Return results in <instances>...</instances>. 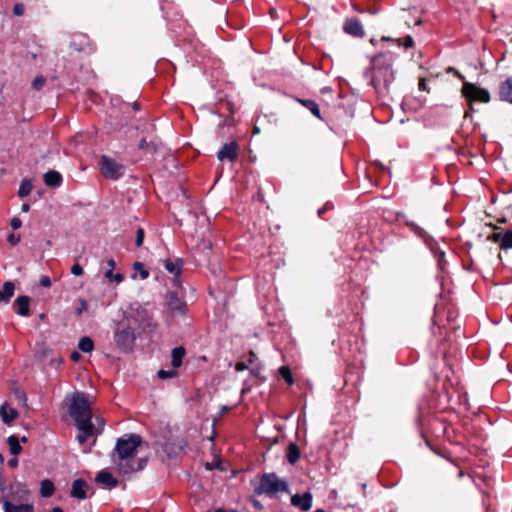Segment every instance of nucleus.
<instances>
[{"instance_id":"17","label":"nucleus","mask_w":512,"mask_h":512,"mask_svg":"<svg viewBox=\"0 0 512 512\" xmlns=\"http://www.w3.org/2000/svg\"><path fill=\"white\" fill-rule=\"evenodd\" d=\"M498 97L501 101L512 104V76L500 83Z\"/></svg>"},{"instance_id":"55","label":"nucleus","mask_w":512,"mask_h":512,"mask_svg":"<svg viewBox=\"0 0 512 512\" xmlns=\"http://www.w3.org/2000/svg\"><path fill=\"white\" fill-rule=\"evenodd\" d=\"M256 359H257L256 354H255L254 352H252V351H251V352L249 353L248 362L252 364V363H254V361H255Z\"/></svg>"},{"instance_id":"42","label":"nucleus","mask_w":512,"mask_h":512,"mask_svg":"<svg viewBox=\"0 0 512 512\" xmlns=\"http://www.w3.org/2000/svg\"><path fill=\"white\" fill-rule=\"evenodd\" d=\"M142 321L146 327H149L151 329H154L156 327V323L153 322V319L150 316H148L146 312L145 316H143L142 318Z\"/></svg>"},{"instance_id":"25","label":"nucleus","mask_w":512,"mask_h":512,"mask_svg":"<svg viewBox=\"0 0 512 512\" xmlns=\"http://www.w3.org/2000/svg\"><path fill=\"white\" fill-rule=\"evenodd\" d=\"M138 147L140 150H143L145 153L153 155V154L157 153L158 148H159V143L154 140L147 141L146 138H142L139 142Z\"/></svg>"},{"instance_id":"43","label":"nucleus","mask_w":512,"mask_h":512,"mask_svg":"<svg viewBox=\"0 0 512 512\" xmlns=\"http://www.w3.org/2000/svg\"><path fill=\"white\" fill-rule=\"evenodd\" d=\"M21 240V237L20 235H16L14 233H11L8 235L7 237V241L11 244V245H17Z\"/></svg>"},{"instance_id":"46","label":"nucleus","mask_w":512,"mask_h":512,"mask_svg":"<svg viewBox=\"0 0 512 512\" xmlns=\"http://www.w3.org/2000/svg\"><path fill=\"white\" fill-rule=\"evenodd\" d=\"M10 225L14 230H17L22 226V221L18 217H13L11 219Z\"/></svg>"},{"instance_id":"29","label":"nucleus","mask_w":512,"mask_h":512,"mask_svg":"<svg viewBox=\"0 0 512 512\" xmlns=\"http://www.w3.org/2000/svg\"><path fill=\"white\" fill-rule=\"evenodd\" d=\"M78 348L84 353H89L94 349V342L90 337L83 336L78 342Z\"/></svg>"},{"instance_id":"8","label":"nucleus","mask_w":512,"mask_h":512,"mask_svg":"<svg viewBox=\"0 0 512 512\" xmlns=\"http://www.w3.org/2000/svg\"><path fill=\"white\" fill-rule=\"evenodd\" d=\"M239 144L236 141L225 143L221 149L217 152V158L223 162L228 160L230 162H236L239 156Z\"/></svg>"},{"instance_id":"51","label":"nucleus","mask_w":512,"mask_h":512,"mask_svg":"<svg viewBox=\"0 0 512 512\" xmlns=\"http://www.w3.org/2000/svg\"><path fill=\"white\" fill-rule=\"evenodd\" d=\"M248 369V365L245 362H237L235 365L236 371H244Z\"/></svg>"},{"instance_id":"50","label":"nucleus","mask_w":512,"mask_h":512,"mask_svg":"<svg viewBox=\"0 0 512 512\" xmlns=\"http://www.w3.org/2000/svg\"><path fill=\"white\" fill-rule=\"evenodd\" d=\"M404 46L406 48H411L414 46V41H413V38L410 36V35H407L405 38H404Z\"/></svg>"},{"instance_id":"3","label":"nucleus","mask_w":512,"mask_h":512,"mask_svg":"<svg viewBox=\"0 0 512 512\" xmlns=\"http://www.w3.org/2000/svg\"><path fill=\"white\" fill-rule=\"evenodd\" d=\"M393 61L391 52H381L372 59L371 67L364 71V78L379 96H386L395 80Z\"/></svg>"},{"instance_id":"58","label":"nucleus","mask_w":512,"mask_h":512,"mask_svg":"<svg viewBox=\"0 0 512 512\" xmlns=\"http://www.w3.org/2000/svg\"><path fill=\"white\" fill-rule=\"evenodd\" d=\"M21 210L23 212H28L30 210V205L28 203H23L21 206Z\"/></svg>"},{"instance_id":"35","label":"nucleus","mask_w":512,"mask_h":512,"mask_svg":"<svg viewBox=\"0 0 512 512\" xmlns=\"http://www.w3.org/2000/svg\"><path fill=\"white\" fill-rule=\"evenodd\" d=\"M434 254H435V257L437 258V261H438V267L441 270H444L445 266L447 264V262L445 260V252L438 249V250H434Z\"/></svg>"},{"instance_id":"2","label":"nucleus","mask_w":512,"mask_h":512,"mask_svg":"<svg viewBox=\"0 0 512 512\" xmlns=\"http://www.w3.org/2000/svg\"><path fill=\"white\" fill-rule=\"evenodd\" d=\"M141 443L142 437L135 433L125 434L117 439L112 462L121 475H131L146 467V458H136L137 448Z\"/></svg>"},{"instance_id":"27","label":"nucleus","mask_w":512,"mask_h":512,"mask_svg":"<svg viewBox=\"0 0 512 512\" xmlns=\"http://www.w3.org/2000/svg\"><path fill=\"white\" fill-rule=\"evenodd\" d=\"M301 453L297 444L290 443L287 448V461L290 464H295L300 459Z\"/></svg>"},{"instance_id":"14","label":"nucleus","mask_w":512,"mask_h":512,"mask_svg":"<svg viewBox=\"0 0 512 512\" xmlns=\"http://www.w3.org/2000/svg\"><path fill=\"white\" fill-rule=\"evenodd\" d=\"M183 260L181 258H177L175 261L171 259H166L164 261V268L171 274L174 275V284L176 286L181 285L180 275L182 271Z\"/></svg>"},{"instance_id":"37","label":"nucleus","mask_w":512,"mask_h":512,"mask_svg":"<svg viewBox=\"0 0 512 512\" xmlns=\"http://www.w3.org/2000/svg\"><path fill=\"white\" fill-rule=\"evenodd\" d=\"M46 84V78L44 76H37L32 81V87L33 89L40 91L44 85Z\"/></svg>"},{"instance_id":"23","label":"nucleus","mask_w":512,"mask_h":512,"mask_svg":"<svg viewBox=\"0 0 512 512\" xmlns=\"http://www.w3.org/2000/svg\"><path fill=\"white\" fill-rule=\"evenodd\" d=\"M185 354L186 350L183 346H178L172 349L171 364L173 368L177 369L182 365Z\"/></svg>"},{"instance_id":"61","label":"nucleus","mask_w":512,"mask_h":512,"mask_svg":"<svg viewBox=\"0 0 512 512\" xmlns=\"http://www.w3.org/2000/svg\"><path fill=\"white\" fill-rule=\"evenodd\" d=\"M315 512H325L324 509H317Z\"/></svg>"},{"instance_id":"54","label":"nucleus","mask_w":512,"mask_h":512,"mask_svg":"<svg viewBox=\"0 0 512 512\" xmlns=\"http://www.w3.org/2000/svg\"><path fill=\"white\" fill-rule=\"evenodd\" d=\"M251 503L253 504V506L256 508V509H262V504L260 503L259 500L255 499V498H252L251 499Z\"/></svg>"},{"instance_id":"56","label":"nucleus","mask_w":512,"mask_h":512,"mask_svg":"<svg viewBox=\"0 0 512 512\" xmlns=\"http://www.w3.org/2000/svg\"><path fill=\"white\" fill-rule=\"evenodd\" d=\"M79 358H80V354H79L77 351L72 352V354H71V359H72L73 361H78V360H79Z\"/></svg>"},{"instance_id":"18","label":"nucleus","mask_w":512,"mask_h":512,"mask_svg":"<svg viewBox=\"0 0 512 512\" xmlns=\"http://www.w3.org/2000/svg\"><path fill=\"white\" fill-rule=\"evenodd\" d=\"M1 502L3 504L4 512H34L32 504L15 505L11 501L7 500V497H2Z\"/></svg>"},{"instance_id":"48","label":"nucleus","mask_w":512,"mask_h":512,"mask_svg":"<svg viewBox=\"0 0 512 512\" xmlns=\"http://www.w3.org/2000/svg\"><path fill=\"white\" fill-rule=\"evenodd\" d=\"M419 90H422V91H426V92H430V89L426 83V80L425 78H421L420 81H419Z\"/></svg>"},{"instance_id":"12","label":"nucleus","mask_w":512,"mask_h":512,"mask_svg":"<svg viewBox=\"0 0 512 512\" xmlns=\"http://www.w3.org/2000/svg\"><path fill=\"white\" fill-rule=\"evenodd\" d=\"M343 31L357 38H362L365 35L363 26L358 18L346 19L343 25Z\"/></svg>"},{"instance_id":"10","label":"nucleus","mask_w":512,"mask_h":512,"mask_svg":"<svg viewBox=\"0 0 512 512\" xmlns=\"http://www.w3.org/2000/svg\"><path fill=\"white\" fill-rule=\"evenodd\" d=\"M487 240L498 243L503 250L512 249V230L494 232L487 236Z\"/></svg>"},{"instance_id":"5","label":"nucleus","mask_w":512,"mask_h":512,"mask_svg":"<svg viewBox=\"0 0 512 512\" xmlns=\"http://www.w3.org/2000/svg\"><path fill=\"white\" fill-rule=\"evenodd\" d=\"M289 491L288 483L280 479L276 473H264L260 477L258 485L254 488L257 495H266L269 498H275L279 493Z\"/></svg>"},{"instance_id":"63","label":"nucleus","mask_w":512,"mask_h":512,"mask_svg":"<svg viewBox=\"0 0 512 512\" xmlns=\"http://www.w3.org/2000/svg\"><path fill=\"white\" fill-rule=\"evenodd\" d=\"M231 512H238V511H236V510H232Z\"/></svg>"},{"instance_id":"26","label":"nucleus","mask_w":512,"mask_h":512,"mask_svg":"<svg viewBox=\"0 0 512 512\" xmlns=\"http://www.w3.org/2000/svg\"><path fill=\"white\" fill-rule=\"evenodd\" d=\"M302 106L307 108L315 117L322 119L318 104L312 99H296Z\"/></svg>"},{"instance_id":"49","label":"nucleus","mask_w":512,"mask_h":512,"mask_svg":"<svg viewBox=\"0 0 512 512\" xmlns=\"http://www.w3.org/2000/svg\"><path fill=\"white\" fill-rule=\"evenodd\" d=\"M40 285L42 287H50L51 286V279L48 276H42L40 279Z\"/></svg>"},{"instance_id":"22","label":"nucleus","mask_w":512,"mask_h":512,"mask_svg":"<svg viewBox=\"0 0 512 512\" xmlns=\"http://www.w3.org/2000/svg\"><path fill=\"white\" fill-rule=\"evenodd\" d=\"M62 181V175L58 171L50 170L44 174V182L49 187H59Z\"/></svg>"},{"instance_id":"38","label":"nucleus","mask_w":512,"mask_h":512,"mask_svg":"<svg viewBox=\"0 0 512 512\" xmlns=\"http://www.w3.org/2000/svg\"><path fill=\"white\" fill-rule=\"evenodd\" d=\"M79 306L76 308L75 312L78 316H80L84 311L88 309V303L85 299L80 298L78 300Z\"/></svg>"},{"instance_id":"6","label":"nucleus","mask_w":512,"mask_h":512,"mask_svg":"<svg viewBox=\"0 0 512 512\" xmlns=\"http://www.w3.org/2000/svg\"><path fill=\"white\" fill-rule=\"evenodd\" d=\"M462 95L470 102L488 103L490 101V93L487 89L478 87L477 85L464 81L461 89Z\"/></svg>"},{"instance_id":"32","label":"nucleus","mask_w":512,"mask_h":512,"mask_svg":"<svg viewBox=\"0 0 512 512\" xmlns=\"http://www.w3.org/2000/svg\"><path fill=\"white\" fill-rule=\"evenodd\" d=\"M280 376L289 384L292 385L294 383L293 375L288 366H281L279 368Z\"/></svg>"},{"instance_id":"36","label":"nucleus","mask_w":512,"mask_h":512,"mask_svg":"<svg viewBox=\"0 0 512 512\" xmlns=\"http://www.w3.org/2000/svg\"><path fill=\"white\" fill-rule=\"evenodd\" d=\"M133 268L135 271L139 272L142 280H145L149 277L148 270L145 269L144 265L141 262H135L133 264Z\"/></svg>"},{"instance_id":"16","label":"nucleus","mask_w":512,"mask_h":512,"mask_svg":"<svg viewBox=\"0 0 512 512\" xmlns=\"http://www.w3.org/2000/svg\"><path fill=\"white\" fill-rule=\"evenodd\" d=\"M89 486L87 482L81 478L73 481L70 495L76 499H85L87 497V490Z\"/></svg>"},{"instance_id":"21","label":"nucleus","mask_w":512,"mask_h":512,"mask_svg":"<svg viewBox=\"0 0 512 512\" xmlns=\"http://www.w3.org/2000/svg\"><path fill=\"white\" fill-rule=\"evenodd\" d=\"M0 416L5 424H10L18 417V411L4 403L0 408Z\"/></svg>"},{"instance_id":"4","label":"nucleus","mask_w":512,"mask_h":512,"mask_svg":"<svg viewBox=\"0 0 512 512\" xmlns=\"http://www.w3.org/2000/svg\"><path fill=\"white\" fill-rule=\"evenodd\" d=\"M138 320L133 315H124V317L115 324L113 339L117 348L128 353L133 350L136 340L135 325Z\"/></svg>"},{"instance_id":"62","label":"nucleus","mask_w":512,"mask_h":512,"mask_svg":"<svg viewBox=\"0 0 512 512\" xmlns=\"http://www.w3.org/2000/svg\"><path fill=\"white\" fill-rule=\"evenodd\" d=\"M227 409H228V407H227V406H224V407H223V411H226Z\"/></svg>"},{"instance_id":"40","label":"nucleus","mask_w":512,"mask_h":512,"mask_svg":"<svg viewBox=\"0 0 512 512\" xmlns=\"http://www.w3.org/2000/svg\"><path fill=\"white\" fill-rule=\"evenodd\" d=\"M144 241V230L142 228H138L136 232L135 243L137 247H141Z\"/></svg>"},{"instance_id":"7","label":"nucleus","mask_w":512,"mask_h":512,"mask_svg":"<svg viewBox=\"0 0 512 512\" xmlns=\"http://www.w3.org/2000/svg\"><path fill=\"white\" fill-rule=\"evenodd\" d=\"M99 167L101 174L109 179L116 180L124 174V166L105 155L101 157Z\"/></svg>"},{"instance_id":"24","label":"nucleus","mask_w":512,"mask_h":512,"mask_svg":"<svg viewBox=\"0 0 512 512\" xmlns=\"http://www.w3.org/2000/svg\"><path fill=\"white\" fill-rule=\"evenodd\" d=\"M15 291L14 283L8 281L5 282L0 289V302L8 303L10 299L13 297Z\"/></svg>"},{"instance_id":"1","label":"nucleus","mask_w":512,"mask_h":512,"mask_svg":"<svg viewBox=\"0 0 512 512\" xmlns=\"http://www.w3.org/2000/svg\"><path fill=\"white\" fill-rule=\"evenodd\" d=\"M69 414L79 430L77 440L81 445L89 437L100 435L104 431L105 420L102 416L95 417V424L92 422V408L89 403L88 394L84 392H75L72 395Z\"/></svg>"},{"instance_id":"47","label":"nucleus","mask_w":512,"mask_h":512,"mask_svg":"<svg viewBox=\"0 0 512 512\" xmlns=\"http://www.w3.org/2000/svg\"><path fill=\"white\" fill-rule=\"evenodd\" d=\"M447 72H449V73H453V74H454L458 79H460L463 83H464V81H466V80H465V77H464V76H463V75H462L458 70H456V69H455V68H453V67H449V68H448V70H447Z\"/></svg>"},{"instance_id":"15","label":"nucleus","mask_w":512,"mask_h":512,"mask_svg":"<svg viewBox=\"0 0 512 512\" xmlns=\"http://www.w3.org/2000/svg\"><path fill=\"white\" fill-rule=\"evenodd\" d=\"M312 494L305 492L304 494H295L291 497V504L298 507L301 511L306 512L312 507Z\"/></svg>"},{"instance_id":"39","label":"nucleus","mask_w":512,"mask_h":512,"mask_svg":"<svg viewBox=\"0 0 512 512\" xmlns=\"http://www.w3.org/2000/svg\"><path fill=\"white\" fill-rule=\"evenodd\" d=\"M261 370H262V367L260 365H257L255 367L251 368L250 373L252 376L258 378L260 380V382H263L265 380V378L263 376H261Z\"/></svg>"},{"instance_id":"57","label":"nucleus","mask_w":512,"mask_h":512,"mask_svg":"<svg viewBox=\"0 0 512 512\" xmlns=\"http://www.w3.org/2000/svg\"><path fill=\"white\" fill-rule=\"evenodd\" d=\"M38 56V53L37 52H28L27 53V57H30L32 60H35Z\"/></svg>"},{"instance_id":"19","label":"nucleus","mask_w":512,"mask_h":512,"mask_svg":"<svg viewBox=\"0 0 512 512\" xmlns=\"http://www.w3.org/2000/svg\"><path fill=\"white\" fill-rule=\"evenodd\" d=\"M14 306L16 308L15 312L22 316L28 317L30 316V298L26 295L18 296L14 302Z\"/></svg>"},{"instance_id":"33","label":"nucleus","mask_w":512,"mask_h":512,"mask_svg":"<svg viewBox=\"0 0 512 512\" xmlns=\"http://www.w3.org/2000/svg\"><path fill=\"white\" fill-rule=\"evenodd\" d=\"M177 370L175 368L171 370H164L161 369L157 372V376L159 379L166 380V379H172L177 376Z\"/></svg>"},{"instance_id":"44","label":"nucleus","mask_w":512,"mask_h":512,"mask_svg":"<svg viewBox=\"0 0 512 512\" xmlns=\"http://www.w3.org/2000/svg\"><path fill=\"white\" fill-rule=\"evenodd\" d=\"M333 207H334L333 203H331V202H326V203L323 205V207H321V208L318 210V216H319V217H322V216H323V214H324L326 211L333 209Z\"/></svg>"},{"instance_id":"13","label":"nucleus","mask_w":512,"mask_h":512,"mask_svg":"<svg viewBox=\"0 0 512 512\" xmlns=\"http://www.w3.org/2000/svg\"><path fill=\"white\" fill-rule=\"evenodd\" d=\"M28 494V490L25 484L21 482H13L9 485L8 491L3 494L2 497H7V500H21L25 495Z\"/></svg>"},{"instance_id":"34","label":"nucleus","mask_w":512,"mask_h":512,"mask_svg":"<svg viewBox=\"0 0 512 512\" xmlns=\"http://www.w3.org/2000/svg\"><path fill=\"white\" fill-rule=\"evenodd\" d=\"M105 277L109 281H114L116 283H121L123 281V275L120 273H113V270H111V269H107L105 271Z\"/></svg>"},{"instance_id":"41","label":"nucleus","mask_w":512,"mask_h":512,"mask_svg":"<svg viewBox=\"0 0 512 512\" xmlns=\"http://www.w3.org/2000/svg\"><path fill=\"white\" fill-rule=\"evenodd\" d=\"M25 13V7L22 3H17L14 5L13 14L15 16H22Z\"/></svg>"},{"instance_id":"60","label":"nucleus","mask_w":512,"mask_h":512,"mask_svg":"<svg viewBox=\"0 0 512 512\" xmlns=\"http://www.w3.org/2000/svg\"><path fill=\"white\" fill-rule=\"evenodd\" d=\"M249 390H250V387H248V386H247V383L245 382V383H244V387H243V389H242V394H244V393L248 392Z\"/></svg>"},{"instance_id":"11","label":"nucleus","mask_w":512,"mask_h":512,"mask_svg":"<svg viewBox=\"0 0 512 512\" xmlns=\"http://www.w3.org/2000/svg\"><path fill=\"white\" fill-rule=\"evenodd\" d=\"M167 305L174 314L185 315L187 312V303L180 299L176 292L167 294Z\"/></svg>"},{"instance_id":"52","label":"nucleus","mask_w":512,"mask_h":512,"mask_svg":"<svg viewBox=\"0 0 512 512\" xmlns=\"http://www.w3.org/2000/svg\"><path fill=\"white\" fill-rule=\"evenodd\" d=\"M18 458L16 456H14L13 458H11L9 461H8V465L11 467V468H16L18 466Z\"/></svg>"},{"instance_id":"45","label":"nucleus","mask_w":512,"mask_h":512,"mask_svg":"<svg viewBox=\"0 0 512 512\" xmlns=\"http://www.w3.org/2000/svg\"><path fill=\"white\" fill-rule=\"evenodd\" d=\"M83 268L80 264L76 263L71 267V273L74 276H81L83 274Z\"/></svg>"},{"instance_id":"20","label":"nucleus","mask_w":512,"mask_h":512,"mask_svg":"<svg viewBox=\"0 0 512 512\" xmlns=\"http://www.w3.org/2000/svg\"><path fill=\"white\" fill-rule=\"evenodd\" d=\"M95 480L111 488L118 485V480L107 470L99 471Z\"/></svg>"},{"instance_id":"59","label":"nucleus","mask_w":512,"mask_h":512,"mask_svg":"<svg viewBox=\"0 0 512 512\" xmlns=\"http://www.w3.org/2000/svg\"><path fill=\"white\" fill-rule=\"evenodd\" d=\"M132 109H133L134 111H139V110H140V104H139L138 102H134V103L132 104Z\"/></svg>"},{"instance_id":"30","label":"nucleus","mask_w":512,"mask_h":512,"mask_svg":"<svg viewBox=\"0 0 512 512\" xmlns=\"http://www.w3.org/2000/svg\"><path fill=\"white\" fill-rule=\"evenodd\" d=\"M8 444L10 452L13 456H17L22 451L19 439L15 435L8 437Z\"/></svg>"},{"instance_id":"28","label":"nucleus","mask_w":512,"mask_h":512,"mask_svg":"<svg viewBox=\"0 0 512 512\" xmlns=\"http://www.w3.org/2000/svg\"><path fill=\"white\" fill-rule=\"evenodd\" d=\"M55 492L54 483L50 479H44L40 483V495L44 498L51 497Z\"/></svg>"},{"instance_id":"31","label":"nucleus","mask_w":512,"mask_h":512,"mask_svg":"<svg viewBox=\"0 0 512 512\" xmlns=\"http://www.w3.org/2000/svg\"><path fill=\"white\" fill-rule=\"evenodd\" d=\"M32 188L33 186L31 181L28 179H23L18 190L19 197L24 198L28 196L31 193Z\"/></svg>"},{"instance_id":"53","label":"nucleus","mask_w":512,"mask_h":512,"mask_svg":"<svg viewBox=\"0 0 512 512\" xmlns=\"http://www.w3.org/2000/svg\"><path fill=\"white\" fill-rule=\"evenodd\" d=\"M107 266H108V269H111L113 270L116 266V262L113 258H110L107 260Z\"/></svg>"},{"instance_id":"9","label":"nucleus","mask_w":512,"mask_h":512,"mask_svg":"<svg viewBox=\"0 0 512 512\" xmlns=\"http://www.w3.org/2000/svg\"><path fill=\"white\" fill-rule=\"evenodd\" d=\"M70 47L75 51L85 52L88 54L95 51V47L91 43L89 37L81 33L73 35Z\"/></svg>"}]
</instances>
